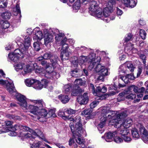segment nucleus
<instances>
[{
	"instance_id": "obj_1",
	"label": "nucleus",
	"mask_w": 148,
	"mask_h": 148,
	"mask_svg": "<svg viewBox=\"0 0 148 148\" xmlns=\"http://www.w3.org/2000/svg\"><path fill=\"white\" fill-rule=\"evenodd\" d=\"M89 10L92 12V15L98 18H100L107 22H109L110 20H113L114 19V17H113L112 18L108 17L110 12L108 7L105 8L102 13V9L99 8L98 4L94 1L90 2Z\"/></svg>"
},
{
	"instance_id": "obj_2",
	"label": "nucleus",
	"mask_w": 148,
	"mask_h": 148,
	"mask_svg": "<svg viewBox=\"0 0 148 148\" xmlns=\"http://www.w3.org/2000/svg\"><path fill=\"white\" fill-rule=\"evenodd\" d=\"M101 110V116L100 118L101 122L98 126V129L101 133L103 132V130L102 129L105 125L107 120H110V124L113 125L114 124V119L116 114L115 111L110 110L108 107L104 106L100 109Z\"/></svg>"
},
{
	"instance_id": "obj_3",
	"label": "nucleus",
	"mask_w": 148,
	"mask_h": 148,
	"mask_svg": "<svg viewBox=\"0 0 148 148\" xmlns=\"http://www.w3.org/2000/svg\"><path fill=\"white\" fill-rule=\"evenodd\" d=\"M13 129H14V131L20 130L21 131L19 133L20 136L23 139L34 138V136H38L41 135L42 134L41 132L39 130L36 129L34 131L27 127L19 124L15 125Z\"/></svg>"
},
{
	"instance_id": "obj_4",
	"label": "nucleus",
	"mask_w": 148,
	"mask_h": 148,
	"mask_svg": "<svg viewBox=\"0 0 148 148\" xmlns=\"http://www.w3.org/2000/svg\"><path fill=\"white\" fill-rule=\"evenodd\" d=\"M8 81H11V84L9 83H6L5 86L7 90L13 95H15L16 98L18 101V103L19 105L22 109L26 110L27 108V102L26 101V98L24 95L20 94L17 93L16 92L14 84L12 81L9 79Z\"/></svg>"
},
{
	"instance_id": "obj_5",
	"label": "nucleus",
	"mask_w": 148,
	"mask_h": 148,
	"mask_svg": "<svg viewBox=\"0 0 148 148\" xmlns=\"http://www.w3.org/2000/svg\"><path fill=\"white\" fill-rule=\"evenodd\" d=\"M116 114L115 115L114 121V123L112 125L116 128H119V126H123V127L128 128L132 125V120L130 118H127L122 123V119L126 117L127 115V112L124 111L121 112L117 114L116 112H115Z\"/></svg>"
},
{
	"instance_id": "obj_6",
	"label": "nucleus",
	"mask_w": 148,
	"mask_h": 148,
	"mask_svg": "<svg viewBox=\"0 0 148 148\" xmlns=\"http://www.w3.org/2000/svg\"><path fill=\"white\" fill-rule=\"evenodd\" d=\"M76 122L77 123L75 126L76 132L73 133V135L76 142L79 144H82L84 143L85 140L81 136L85 131L82 128V125L80 123V118L79 117L76 119Z\"/></svg>"
},
{
	"instance_id": "obj_7",
	"label": "nucleus",
	"mask_w": 148,
	"mask_h": 148,
	"mask_svg": "<svg viewBox=\"0 0 148 148\" xmlns=\"http://www.w3.org/2000/svg\"><path fill=\"white\" fill-rule=\"evenodd\" d=\"M30 101L34 103L40 104L41 105V108H40L36 117L40 121L43 122L45 121L47 119V110L45 109H42V107L44 105V103L42 100H30Z\"/></svg>"
},
{
	"instance_id": "obj_8",
	"label": "nucleus",
	"mask_w": 148,
	"mask_h": 148,
	"mask_svg": "<svg viewBox=\"0 0 148 148\" xmlns=\"http://www.w3.org/2000/svg\"><path fill=\"white\" fill-rule=\"evenodd\" d=\"M86 85V81L81 79H77L74 82V86L73 87V91L71 93L73 96L77 95L79 93L83 92V89H81L79 85L84 86Z\"/></svg>"
},
{
	"instance_id": "obj_9",
	"label": "nucleus",
	"mask_w": 148,
	"mask_h": 148,
	"mask_svg": "<svg viewBox=\"0 0 148 148\" xmlns=\"http://www.w3.org/2000/svg\"><path fill=\"white\" fill-rule=\"evenodd\" d=\"M15 70L17 71H21L23 75L30 73L32 71L31 67L29 64L25 65L24 63L19 62L14 65Z\"/></svg>"
},
{
	"instance_id": "obj_10",
	"label": "nucleus",
	"mask_w": 148,
	"mask_h": 148,
	"mask_svg": "<svg viewBox=\"0 0 148 148\" xmlns=\"http://www.w3.org/2000/svg\"><path fill=\"white\" fill-rule=\"evenodd\" d=\"M50 60L53 66L52 67L51 64L48 63L46 64L45 68L46 72L45 76L48 78L50 77L49 76H48V75L51 76L52 77H53L57 75L56 73L54 71V66H56L57 64V60L55 59L54 60L51 59Z\"/></svg>"
},
{
	"instance_id": "obj_11",
	"label": "nucleus",
	"mask_w": 148,
	"mask_h": 148,
	"mask_svg": "<svg viewBox=\"0 0 148 148\" xmlns=\"http://www.w3.org/2000/svg\"><path fill=\"white\" fill-rule=\"evenodd\" d=\"M24 50L23 48L21 50L18 49L15 50L13 52L9 54V58L14 62L17 61L20 58H23L24 55L26 54L23 53V51Z\"/></svg>"
},
{
	"instance_id": "obj_12",
	"label": "nucleus",
	"mask_w": 148,
	"mask_h": 148,
	"mask_svg": "<svg viewBox=\"0 0 148 148\" xmlns=\"http://www.w3.org/2000/svg\"><path fill=\"white\" fill-rule=\"evenodd\" d=\"M87 60L90 62V64L88 67L90 70H92L96 65L99 64L101 58L97 57L96 58V54L94 52H91L87 57Z\"/></svg>"
},
{
	"instance_id": "obj_13",
	"label": "nucleus",
	"mask_w": 148,
	"mask_h": 148,
	"mask_svg": "<svg viewBox=\"0 0 148 148\" xmlns=\"http://www.w3.org/2000/svg\"><path fill=\"white\" fill-rule=\"evenodd\" d=\"M117 130L116 131L120 135H121L122 138L126 142H130L131 140L130 136V131L127 128L123 127V126H119L117 128Z\"/></svg>"
},
{
	"instance_id": "obj_14",
	"label": "nucleus",
	"mask_w": 148,
	"mask_h": 148,
	"mask_svg": "<svg viewBox=\"0 0 148 148\" xmlns=\"http://www.w3.org/2000/svg\"><path fill=\"white\" fill-rule=\"evenodd\" d=\"M93 69L95 71L99 73L100 76L98 77L97 79L98 80H103L104 76H107L110 74L107 68L99 64Z\"/></svg>"
},
{
	"instance_id": "obj_15",
	"label": "nucleus",
	"mask_w": 148,
	"mask_h": 148,
	"mask_svg": "<svg viewBox=\"0 0 148 148\" xmlns=\"http://www.w3.org/2000/svg\"><path fill=\"white\" fill-rule=\"evenodd\" d=\"M132 90L135 92L137 94V97L138 98L134 100V103L139 102L140 100V98H141L143 96V93L145 91V88L143 87H142L141 88H139L134 85H132L130 86L128 89L129 93H132L131 92V90Z\"/></svg>"
},
{
	"instance_id": "obj_16",
	"label": "nucleus",
	"mask_w": 148,
	"mask_h": 148,
	"mask_svg": "<svg viewBox=\"0 0 148 148\" xmlns=\"http://www.w3.org/2000/svg\"><path fill=\"white\" fill-rule=\"evenodd\" d=\"M44 33V44L46 46L49 43L53 41L54 38L53 34L52 32H51L50 29L48 31V29H45L43 30Z\"/></svg>"
},
{
	"instance_id": "obj_17",
	"label": "nucleus",
	"mask_w": 148,
	"mask_h": 148,
	"mask_svg": "<svg viewBox=\"0 0 148 148\" xmlns=\"http://www.w3.org/2000/svg\"><path fill=\"white\" fill-rule=\"evenodd\" d=\"M134 68L132 64L130 62H127L120 67L121 72L124 73H128L129 71L133 72Z\"/></svg>"
},
{
	"instance_id": "obj_18",
	"label": "nucleus",
	"mask_w": 148,
	"mask_h": 148,
	"mask_svg": "<svg viewBox=\"0 0 148 148\" xmlns=\"http://www.w3.org/2000/svg\"><path fill=\"white\" fill-rule=\"evenodd\" d=\"M136 97V95L133 93H129L128 90L125 91L124 92L121 93L119 95L118 100H123L125 98L127 99H135Z\"/></svg>"
},
{
	"instance_id": "obj_19",
	"label": "nucleus",
	"mask_w": 148,
	"mask_h": 148,
	"mask_svg": "<svg viewBox=\"0 0 148 148\" xmlns=\"http://www.w3.org/2000/svg\"><path fill=\"white\" fill-rule=\"evenodd\" d=\"M74 59L72 62V66L75 67L77 66L78 63L81 66L87 60V56H80L79 60L76 57L74 58Z\"/></svg>"
},
{
	"instance_id": "obj_20",
	"label": "nucleus",
	"mask_w": 148,
	"mask_h": 148,
	"mask_svg": "<svg viewBox=\"0 0 148 148\" xmlns=\"http://www.w3.org/2000/svg\"><path fill=\"white\" fill-rule=\"evenodd\" d=\"M89 86L90 89H91L92 92L95 95H96L98 93H104L107 91V88L105 86H103L102 87L98 86L97 87L95 91L94 85L92 84H90Z\"/></svg>"
},
{
	"instance_id": "obj_21",
	"label": "nucleus",
	"mask_w": 148,
	"mask_h": 148,
	"mask_svg": "<svg viewBox=\"0 0 148 148\" xmlns=\"http://www.w3.org/2000/svg\"><path fill=\"white\" fill-rule=\"evenodd\" d=\"M77 99L80 105L86 104L89 100L88 93H84L83 95L79 96Z\"/></svg>"
},
{
	"instance_id": "obj_22",
	"label": "nucleus",
	"mask_w": 148,
	"mask_h": 148,
	"mask_svg": "<svg viewBox=\"0 0 148 148\" xmlns=\"http://www.w3.org/2000/svg\"><path fill=\"white\" fill-rule=\"evenodd\" d=\"M35 104L39 106L38 107L37 106H34L32 105H29L28 107H27V110H28L30 112L33 114L36 115L37 113L39 110L40 108H41V105L40 104Z\"/></svg>"
},
{
	"instance_id": "obj_23",
	"label": "nucleus",
	"mask_w": 148,
	"mask_h": 148,
	"mask_svg": "<svg viewBox=\"0 0 148 148\" xmlns=\"http://www.w3.org/2000/svg\"><path fill=\"white\" fill-rule=\"evenodd\" d=\"M24 39V47L23 48L24 49V51H23L24 52V53L27 54L28 52V49L30 47L31 39L29 36H25Z\"/></svg>"
},
{
	"instance_id": "obj_24",
	"label": "nucleus",
	"mask_w": 148,
	"mask_h": 148,
	"mask_svg": "<svg viewBox=\"0 0 148 148\" xmlns=\"http://www.w3.org/2000/svg\"><path fill=\"white\" fill-rule=\"evenodd\" d=\"M50 31L51 32H52L53 35L55 36V39L57 41H59L61 40V38L64 36V34L60 33L57 29H50Z\"/></svg>"
},
{
	"instance_id": "obj_25",
	"label": "nucleus",
	"mask_w": 148,
	"mask_h": 148,
	"mask_svg": "<svg viewBox=\"0 0 148 148\" xmlns=\"http://www.w3.org/2000/svg\"><path fill=\"white\" fill-rule=\"evenodd\" d=\"M140 131L142 134V139L145 142L148 141V132L143 126H141Z\"/></svg>"
},
{
	"instance_id": "obj_26",
	"label": "nucleus",
	"mask_w": 148,
	"mask_h": 148,
	"mask_svg": "<svg viewBox=\"0 0 148 148\" xmlns=\"http://www.w3.org/2000/svg\"><path fill=\"white\" fill-rule=\"evenodd\" d=\"M116 134H118L116 131H115L113 133L109 132L106 133L104 136L102 137V138H104L107 142H110L111 141L113 138L114 137V136H115Z\"/></svg>"
},
{
	"instance_id": "obj_27",
	"label": "nucleus",
	"mask_w": 148,
	"mask_h": 148,
	"mask_svg": "<svg viewBox=\"0 0 148 148\" xmlns=\"http://www.w3.org/2000/svg\"><path fill=\"white\" fill-rule=\"evenodd\" d=\"M118 78L123 81L125 84H127L131 80H134V76L132 74H127L124 76H119Z\"/></svg>"
},
{
	"instance_id": "obj_28",
	"label": "nucleus",
	"mask_w": 148,
	"mask_h": 148,
	"mask_svg": "<svg viewBox=\"0 0 148 148\" xmlns=\"http://www.w3.org/2000/svg\"><path fill=\"white\" fill-rule=\"evenodd\" d=\"M65 109L64 108L60 109L58 112V115L62 117L64 119L69 120L70 121L75 120V119L71 117H70L69 116H67L65 115Z\"/></svg>"
},
{
	"instance_id": "obj_29",
	"label": "nucleus",
	"mask_w": 148,
	"mask_h": 148,
	"mask_svg": "<svg viewBox=\"0 0 148 148\" xmlns=\"http://www.w3.org/2000/svg\"><path fill=\"white\" fill-rule=\"evenodd\" d=\"M124 44L125 45V51L126 52V51L134 53H136L137 51V50L136 48H134L133 47V45L131 43L129 42L125 44L124 42Z\"/></svg>"
},
{
	"instance_id": "obj_30",
	"label": "nucleus",
	"mask_w": 148,
	"mask_h": 148,
	"mask_svg": "<svg viewBox=\"0 0 148 148\" xmlns=\"http://www.w3.org/2000/svg\"><path fill=\"white\" fill-rule=\"evenodd\" d=\"M19 1L18 0H15L14 1V3H16V4H14V3L12 2V4L13 5H15V7L13 8V10L15 12H16L20 16H21V11L20 10V8L19 7Z\"/></svg>"
},
{
	"instance_id": "obj_31",
	"label": "nucleus",
	"mask_w": 148,
	"mask_h": 148,
	"mask_svg": "<svg viewBox=\"0 0 148 148\" xmlns=\"http://www.w3.org/2000/svg\"><path fill=\"white\" fill-rule=\"evenodd\" d=\"M34 71L35 73H38L41 75L45 76V71L44 69L42 67L37 66V67L35 69Z\"/></svg>"
},
{
	"instance_id": "obj_32",
	"label": "nucleus",
	"mask_w": 148,
	"mask_h": 148,
	"mask_svg": "<svg viewBox=\"0 0 148 148\" xmlns=\"http://www.w3.org/2000/svg\"><path fill=\"white\" fill-rule=\"evenodd\" d=\"M59 99L63 103H65L68 102L70 98L67 95H60L58 97Z\"/></svg>"
},
{
	"instance_id": "obj_33",
	"label": "nucleus",
	"mask_w": 148,
	"mask_h": 148,
	"mask_svg": "<svg viewBox=\"0 0 148 148\" xmlns=\"http://www.w3.org/2000/svg\"><path fill=\"white\" fill-rule=\"evenodd\" d=\"M9 23L7 21H4L3 20L0 21V26L1 28L5 29L8 28L10 26Z\"/></svg>"
},
{
	"instance_id": "obj_34",
	"label": "nucleus",
	"mask_w": 148,
	"mask_h": 148,
	"mask_svg": "<svg viewBox=\"0 0 148 148\" xmlns=\"http://www.w3.org/2000/svg\"><path fill=\"white\" fill-rule=\"evenodd\" d=\"M5 74L3 73V72L2 70L0 69V84L4 85H5V83H9L10 84H11L12 82L11 81H8V80H3L1 78V76H3L4 77Z\"/></svg>"
},
{
	"instance_id": "obj_35",
	"label": "nucleus",
	"mask_w": 148,
	"mask_h": 148,
	"mask_svg": "<svg viewBox=\"0 0 148 148\" xmlns=\"http://www.w3.org/2000/svg\"><path fill=\"white\" fill-rule=\"evenodd\" d=\"M79 117L80 118V117L79 116H76V117L74 119H75V120L72 121L73 122H76L75 125H76V124H77L76 122V119H77V117ZM73 119H74V118H73ZM80 123H81V119H80ZM75 126H76V125H75ZM70 127L71 128V131L72 132V133H73H73H75L76 132V130L75 127V128L74 127L73 123H70Z\"/></svg>"
},
{
	"instance_id": "obj_36",
	"label": "nucleus",
	"mask_w": 148,
	"mask_h": 148,
	"mask_svg": "<svg viewBox=\"0 0 148 148\" xmlns=\"http://www.w3.org/2000/svg\"><path fill=\"white\" fill-rule=\"evenodd\" d=\"M92 110L91 109H88L87 110H85L82 112V115H89V116L92 118V114H94V113H92Z\"/></svg>"
},
{
	"instance_id": "obj_37",
	"label": "nucleus",
	"mask_w": 148,
	"mask_h": 148,
	"mask_svg": "<svg viewBox=\"0 0 148 148\" xmlns=\"http://www.w3.org/2000/svg\"><path fill=\"white\" fill-rule=\"evenodd\" d=\"M36 80L34 79H26L25 81V83L26 85L28 86H30L32 85L35 84Z\"/></svg>"
},
{
	"instance_id": "obj_38",
	"label": "nucleus",
	"mask_w": 148,
	"mask_h": 148,
	"mask_svg": "<svg viewBox=\"0 0 148 148\" xmlns=\"http://www.w3.org/2000/svg\"><path fill=\"white\" fill-rule=\"evenodd\" d=\"M55 110L54 109H51L47 112V118L50 117H55L56 115L55 113Z\"/></svg>"
},
{
	"instance_id": "obj_39",
	"label": "nucleus",
	"mask_w": 148,
	"mask_h": 148,
	"mask_svg": "<svg viewBox=\"0 0 148 148\" xmlns=\"http://www.w3.org/2000/svg\"><path fill=\"white\" fill-rule=\"evenodd\" d=\"M43 87V85L40 84L39 81L36 80L35 84L33 85V87L37 90L41 89Z\"/></svg>"
},
{
	"instance_id": "obj_40",
	"label": "nucleus",
	"mask_w": 148,
	"mask_h": 148,
	"mask_svg": "<svg viewBox=\"0 0 148 148\" xmlns=\"http://www.w3.org/2000/svg\"><path fill=\"white\" fill-rule=\"evenodd\" d=\"M132 133L133 138L137 139L139 137V134L136 129H132Z\"/></svg>"
},
{
	"instance_id": "obj_41",
	"label": "nucleus",
	"mask_w": 148,
	"mask_h": 148,
	"mask_svg": "<svg viewBox=\"0 0 148 148\" xmlns=\"http://www.w3.org/2000/svg\"><path fill=\"white\" fill-rule=\"evenodd\" d=\"M69 56V52L68 51L61 52V57L62 60H68Z\"/></svg>"
},
{
	"instance_id": "obj_42",
	"label": "nucleus",
	"mask_w": 148,
	"mask_h": 148,
	"mask_svg": "<svg viewBox=\"0 0 148 148\" xmlns=\"http://www.w3.org/2000/svg\"><path fill=\"white\" fill-rule=\"evenodd\" d=\"M11 16V13L8 12H6L2 13L1 15V16L3 18L8 19L10 18Z\"/></svg>"
},
{
	"instance_id": "obj_43",
	"label": "nucleus",
	"mask_w": 148,
	"mask_h": 148,
	"mask_svg": "<svg viewBox=\"0 0 148 148\" xmlns=\"http://www.w3.org/2000/svg\"><path fill=\"white\" fill-rule=\"evenodd\" d=\"M80 7V0H77L73 6V10H75L76 11H77L79 9Z\"/></svg>"
},
{
	"instance_id": "obj_44",
	"label": "nucleus",
	"mask_w": 148,
	"mask_h": 148,
	"mask_svg": "<svg viewBox=\"0 0 148 148\" xmlns=\"http://www.w3.org/2000/svg\"><path fill=\"white\" fill-rule=\"evenodd\" d=\"M117 135L116 134L115 136H114V140L115 142L117 143H119L123 142V139L121 138L119 136L120 135L117 132Z\"/></svg>"
},
{
	"instance_id": "obj_45",
	"label": "nucleus",
	"mask_w": 148,
	"mask_h": 148,
	"mask_svg": "<svg viewBox=\"0 0 148 148\" xmlns=\"http://www.w3.org/2000/svg\"><path fill=\"white\" fill-rule=\"evenodd\" d=\"M79 70L77 69H75V70H72L71 71V74L73 77H79L80 76L79 72Z\"/></svg>"
},
{
	"instance_id": "obj_46",
	"label": "nucleus",
	"mask_w": 148,
	"mask_h": 148,
	"mask_svg": "<svg viewBox=\"0 0 148 148\" xmlns=\"http://www.w3.org/2000/svg\"><path fill=\"white\" fill-rule=\"evenodd\" d=\"M43 58L45 59H48L51 58L50 60L51 59H52L53 60H54L55 59L56 60V58H53L52 54L50 53H45L43 55Z\"/></svg>"
},
{
	"instance_id": "obj_47",
	"label": "nucleus",
	"mask_w": 148,
	"mask_h": 148,
	"mask_svg": "<svg viewBox=\"0 0 148 148\" xmlns=\"http://www.w3.org/2000/svg\"><path fill=\"white\" fill-rule=\"evenodd\" d=\"M72 89L71 84H67L64 86V92L65 93H67Z\"/></svg>"
},
{
	"instance_id": "obj_48",
	"label": "nucleus",
	"mask_w": 148,
	"mask_h": 148,
	"mask_svg": "<svg viewBox=\"0 0 148 148\" xmlns=\"http://www.w3.org/2000/svg\"><path fill=\"white\" fill-rule=\"evenodd\" d=\"M36 37H37L39 40H41L43 38V34L41 31H38L36 33H35Z\"/></svg>"
},
{
	"instance_id": "obj_49",
	"label": "nucleus",
	"mask_w": 148,
	"mask_h": 148,
	"mask_svg": "<svg viewBox=\"0 0 148 148\" xmlns=\"http://www.w3.org/2000/svg\"><path fill=\"white\" fill-rule=\"evenodd\" d=\"M139 34L142 39L144 40L145 39L146 33L144 30L143 29H140Z\"/></svg>"
},
{
	"instance_id": "obj_50",
	"label": "nucleus",
	"mask_w": 148,
	"mask_h": 148,
	"mask_svg": "<svg viewBox=\"0 0 148 148\" xmlns=\"http://www.w3.org/2000/svg\"><path fill=\"white\" fill-rule=\"evenodd\" d=\"M8 4L7 0H0V7L4 8L6 7Z\"/></svg>"
},
{
	"instance_id": "obj_51",
	"label": "nucleus",
	"mask_w": 148,
	"mask_h": 148,
	"mask_svg": "<svg viewBox=\"0 0 148 148\" xmlns=\"http://www.w3.org/2000/svg\"><path fill=\"white\" fill-rule=\"evenodd\" d=\"M68 114L70 115L75 114L77 111L72 109H67L65 111Z\"/></svg>"
},
{
	"instance_id": "obj_52",
	"label": "nucleus",
	"mask_w": 148,
	"mask_h": 148,
	"mask_svg": "<svg viewBox=\"0 0 148 148\" xmlns=\"http://www.w3.org/2000/svg\"><path fill=\"white\" fill-rule=\"evenodd\" d=\"M41 142H34L33 144H32L31 146V148H39V147L40 146Z\"/></svg>"
},
{
	"instance_id": "obj_53",
	"label": "nucleus",
	"mask_w": 148,
	"mask_h": 148,
	"mask_svg": "<svg viewBox=\"0 0 148 148\" xmlns=\"http://www.w3.org/2000/svg\"><path fill=\"white\" fill-rule=\"evenodd\" d=\"M99 102L97 101H93L90 104V107L91 109H93L95 108L99 104Z\"/></svg>"
},
{
	"instance_id": "obj_54",
	"label": "nucleus",
	"mask_w": 148,
	"mask_h": 148,
	"mask_svg": "<svg viewBox=\"0 0 148 148\" xmlns=\"http://www.w3.org/2000/svg\"><path fill=\"white\" fill-rule=\"evenodd\" d=\"M16 42L18 45H21L23 41L21 38L18 37L16 38Z\"/></svg>"
},
{
	"instance_id": "obj_55",
	"label": "nucleus",
	"mask_w": 148,
	"mask_h": 148,
	"mask_svg": "<svg viewBox=\"0 0 148 148\" xmlns=\"http://www.w3.org/2000/svg\"><path fill=\"white\" fill-rule=\"evenodd\" d=\"M33 46L35 50L36 51H38L40 49V45L37 42H35L34 43Z\"/></svg>"
},
{
	"instance_id": "obj_56",
	"label": "nucleus",
	"mask_w": 148,
	"mask_h": 148,
	"mask_svg": "<svg viewBox=\"0 0 148 148\" xmlns=\"http://www.w3.org/2000/svg\"><path fill=\"white\" fill-rule=\"evenodd\" d=\"M68 48V45L66 43H64V44L62 45V48L61 52L68 51L67 49Z\"/></svg>"
},
{
	"instance_id": "obj_57",
	"label": "nucleus",
	"mask_w": 148,
	"mask_h": 148,
	"mask_svg": "<svg viewBox=\"0 0 148 148\" xmlns=\"http://www.w3.org/2000/svg\"><path fill=\"white\" fill-rule=\"evenodd\" d=\"M132 34H128L125 37V43H127V42H128V41H130L131 38H132Z\"/></svg>"
},
{
	"instance_id": "obj_58",
	"label": "nucleus",
	"mask_w": 148,
	"mask_h": 148,
	"mask_svg": "<svg viewBox=\"0 0 148 148\" xmlns=\"http://www.w3.org/2000/svg\"><path fill=\"white\" fill-rule=\"evenodd\" d=\"M108 5H110V7L112 8L113 7V5H114L116 3V1L115 0H108Z\"/></svg>"
},
{
	"instance_id": "obj_59",
	"label": "nucleus",
	"mask_w": 148,
	"mask_h": 148,
	"mask_svg": "<svg viewBox=\"0 0 148 148\" xmlns=\"http://www.w3.org/2000/svg\"><path fill=\"white\" fill-rule=\"evenodd\" d=\"M129 4V7L130 8H133L136 6V3L135 1H134V0H130Z\"/></svg>"
},
{
	"instance_id": "obj_60",
	"label": "nucleus",
	"mask_w": 148,
	"mask_h": 148,
	"mask_svg": "<svg viewBox=\"0 0 148 148\" xmlns=\"http://www.w3.org/2000/svg\"><path fill=\"white\" fill-rule=\"evenodd\" d=\"M139 57L142 60L143 64H145L146 62V56L144 54H141Z\"/></svg>"
},
{
	"instance_id": "obj_61",
	"label": "nucleus",
	"mask_w": 148,
	"mask_h": 148,
	"mask_svg": "<svg viewBox=\"0 0 148 148\" xmlns=\"http://www.w3.org/2000/svg\"><path fill=\"white\" fill-rule=\"evenodd\" d=\"M121 1L126 7H129L130 0H121Z\"/></svg>"
},
{
	"instance_id": "obj_62",
	"label": "nucleus",
	"mask_w": 148,
	"mask_h": 148,
	"mask_svg": "<svg viewBox=\"0 0 148 148\" xmlns=\"http://www.w3.org/2000/svg\"><path fill=\"white\" fill-rule=\"evenodd\" d=\"M6 116L7 118H9L10 119H17V117H18L17 116H15L14 115H11L10 114H8L6 115Z\"/></svg>"
},
{
	"instance_id": "obj_63",
	"label": "nucleus",
	"mask_w": 148,
	"mask_h": 148,
	"mask_svg": "<svg viewBox=\"0 0 148 148\" xmlns=\"http://www.w3.org/2000/svg\"><path fill=\"white\" fill-rule=\"evenodd\" d=\"M6 132H7V130L4 127L2 126V125L0 126V134Z\"/></svg>"
},
{
	"instance_id": "obj_64",
	"label": "nucleus",
	"mask_w": 148,
	"mask_h": 148,
	"mask_svg": "<svg viewBox=\"0 0 148 148\" xmlns=\"http://www.w3.org/2000/svg\"><path fill=\"white\" fill-rule=\"evenodd\" d=\"M77 50H80L82 51H83L86 49V47H78L76 48Z\"/></svg>"
}]
</instances>
